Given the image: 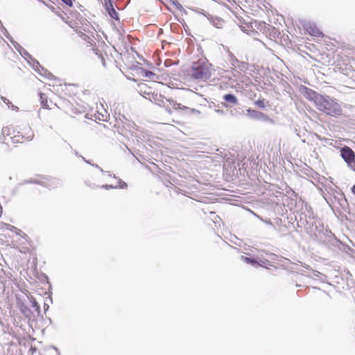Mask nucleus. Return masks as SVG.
<instances>
[{"label": "nucleus", "instance_id": "nucleus-1", "mask_svg": "<svg viewBox=\"0 0 355 355\" xmlns=\"http://www.w3.org/2000/svg\"><path fill=\"white\" fill-rule=\"evenodd\" d=\"M58 98L53 101L49 100L45 94L40 93L41 107L39 110L40 119L46 121H53L67 116L75 118L85 112L84 105L76 102L87 103L92 96L91 92L83 89L75 84H64L60 85Z\"/></svg>", "mask_w": 355, "mask_h": 355}, {"label": "nucleus", "instance_id": "nucleus-2", "mask_svg": "<svg viewBox=\"0 0 355 355\" xmlns=\"http://www.w3.org/2000/svg\"><path fill=\"white\" fill-rule=\"evenodd\" d=\"M2 136L3 142L7 146H10L31 141L34 137V133L28 124L21 126L10 125L3 128Z\"/></svg>", "mask_w": 355, "mask_h": 355}, {"label": "nucleus", "instance_id": "nucleus-3", "mask_svg": "<svg viewBox=\"0 0 355 355\" xmlns=\"http://www.w3.org/2000/svg\"><path fill=\"white\" fill-rule=\"evenodd\" d=\"M316 108L330 116H338L342 114V108L336 99L329 96H322Z\"/></svg>", "mask_w": 355, "mask_h": 355}, {"label": "nucleus", "instance_id": "nucleus-4", "mask_svg": "<svg viewBox=\"0 0 355 355\" xmlns=\"http://www.w3.org/2000/svg\"><path fill=\"white\" fill-rule=\"evenodd\" d=\"M211 64L207 62L199 60L193 63L191 69V76L198 80H208L211 77Z\"/></svg>", "mask_w": 355, "mask_h": 355}, {"label": "nucleus", "instance_id": "nucleus-5", "mask_svg": "<svg viewBox=\"0 0 355 355\" xmlns=\"http://www.w3.org/2000/svg\"><path fill=\"white\" fill-rule=\"evenodd\" d=\"M340 153L342 157L348 164H351L355 162L354 152L349 147H343Z\"/></svg>", "mask_w": 355, "mask_h": 355}, {"label": "nucleus", "instance_id": "nucleus-6", "mask_svg": "<svg viewBox=\"0 0 355 355\" xmlns=\"http://www.w3.org/2000/svg\"><path fill=\"white\" fill-rule=\"evenodd\" d=\"M93 116L95 120L101 121H107L110 117V114L103 107L102 105L100 107H96V111L93 114Z\"/></svg>", "mask_w": 355, "mask_h": 355}, {"label": "nucleus", "instance_id": "nucleus-7", "mask_svg": "<svg viewBox=\"0 0 355 355\" xmlns=\"http://www.w3.org/2000/svg\"><path fill=\"white\" fill-rule=\"evenodd\" d=\"M305 96H306V98H308L311 101H313L315 106L317 105V103H318V102L322 97V95L319 94L318 93L315 92V91L312 90L311 89H309L307 87H305Z\"/></svg>", "mask_w": 355, "mask_h": 355}, {"label": "nucleus", "instance_id": "nucleus-8", "mask_svg": "<svg viewBox=\"0 0 355 355\" xmlns=\"http://www.w3.org/2000/svg\"><path fill=\"white\" fill-rule=\"evenodd\" d=\"M2 228L9 230L12 232H14L17 235L21 236V238H24V239L28 238V236L25 232H24L22 230L17 228L16 227L10 225V224L3 223Z\"/></svg>", "mask_w": 355, "mask_h": 355}, {"label": "nucleus", "instance_id": "nucleus-9", "mask_svg": "<svg viewBox=\"0 0 355 355\" xmlns=\"http://www.w3.org/2000/svg\"><path fill=\"white\" fill-rule=\"evenodd\" d=\"M137 72L143 78H148V79H154V78L156 76L155 73L150 71H148V70H146V69H139L138 70H137Z\"/></svg>", "mask_w": 355, "mask_h": 355}, {"label": "nucleus", "instance_id": "nucleus-10", "mask_svg": "<svg viewBox=\"0 0 355 355\" xmlns=\"http://www.w3.org/2000/svg\"><path fill=\"white\" fill-rule=\"evenodd\" d=\"M306 31L310 35L315 37H322L324 36L323 33L315 26H310Z\"/></svg>", "mask_w": 355, "mask_h": 355}, {"label": "nucleus", "instance_id": "nucleus-11", "mask_svg": "<svg viewBox=\"0 0 355 355\" xmlns=\"http://www.w3.org/2000/svg\"><path fill=\"white\" fill-rule=\"evenodd\" d=\"M8 51H12L9 44L3 39H0V53L6 54Z\"/></svg>", "mask_w": 355, "mask_h": 355}, {"label": "nucleus", "instance_id": "nucleus-12", "mask_svg": "<svg viewBox=\"0 0 355 355\" xmlns=\"http://www.w3.org/2000/svg\"><path fill=\"white\" fill-rule=\"evenodd\" d=\"M173 107L174 110H188L191 113H199V111L193 109V108H189L186 106L182 105L180 103H174L173 105Z\"/></svg>", "mask_w": 355, "mask_h": 355}, {"label": "nucleus", "instance_id": "nucleus-13", "mask_svg": "<svg viewBox=\"0 0 355 355\" xmlns=\"http://www.w3.org/2000/svg\"><path fill=\"white\" fill-rule=\"evenodd\" d=\"M1 99L8 107V108L15 112L19 111V107L15 105L8 98L5 96H1Z\"/></svg>", "mask_w": 355, "mask_h": 355}, {"label": "nucleus", "instance_id": "nucleus-14", "mask_svg": "<svg viewBox=\"0 0 355 355\" xmlns=\"http://www.w3.org/2000/svg\"><path fill=\"white\" fill-rule=\"evenodd\" d=\"M223 98L226 102H228V103H231L232 105H236L238 103V101H237V98H236V96L231 94H225L223 96Z\"/></svg>", "mask_w": 355, "mask_h": 355}, {"label": "nucleus", "instance_id": "nucleus-15", "mask_svg": "<svg viewBox=\"0 0 355 355\" xmlns=\"http://www.w3.org/2000/svg\"><path fill=\"white\" fill-rule=\"evenodd\" d=\"M248 113L249 114V115H250L251 116H252L254 118L258 119V118L264 116V114H263L262 112H258L257 110H254L248 109Z\"/></svg>", "mask_w": 355, "mask_h": 355}, {"label": "nucleus", "instance_id": "nucleus-16", "mask_svg": "<svg viewBox=\"0 0 355 355\" xmlns=\"http://www.w3.org/2000/svg\"><path fill=\"white\" fill-rule=\"evenodd\" d=\"M107 11L112 19H119L118 13L115 10L114 6L107 9Z\"/></svg>", "mask_w": 355, "mask_h": 355}, {"label": "nucleus", "instance_id": "nucleus-17", "mask_svg": "<svg viewBox=\"0 0 355 355\" xmlns=\"http://www.w3.org/2000/svg\"><path fill=\"white\" fill-rule=\"evenodd\" d=\"M254 104L257 107H259V108H265L266 107V105H265V100L263 98L262 99H259L257 101H256L254 102Z\"/></svg>", "mask_w": 355, "mask_h": 355}, {"label": "nucleus", "instance_id": "nucleus-18", "mask_svg": "<svg viewBox=\"0 0 355 355\" xmlns=\"http://www.w3.org/2000/svg\"><path fill=\"white\" fill-rule=\"evenodd\" d=\"M114 187L115 188H119V189H127L128 185H127V184L125 182L119 180L118 181V184L114 185Z\"/></svg>", "mask_w": 355, "mask_h": 355}, {"label": "nucleus", "instance_id": "nucleus-19", "mask_svg": "<svg viewBox=\"0 0 355 355\" xmlns=\"http://www.w3.org/2000/svg\"><path fill=\"white\" fill-rule=\"evenodd\" d=\"M104 6L105 7L106 10L113 7V3L112 0H104Z\"/></svg>", "mask_w": 355, "mask_h": 355}, {"label": "nucleus", "instance_id": "nucleus-20", "mask_svg": "<svg viewBox=\"0 0 355 355\" xmlns=\"http://www.w3.org/2000/svg\"><path fill=\"white\" fill-rule=\"evenodd\" d=\"M245 262H247L248 263H250V264H255V263H257V261L254 259H251V258H249V257H245Z\"/></svg>", "mask_w": 355, "mask_h": 355}, {"label": "nucleus", "instance_id": "nucleus-21", "mask_svg": "<svg viewBox=\"0 0 355 355\" xmlns=\"http://www.w3.org/2000/svg\"><path fill=\"white\" fill-rule=\"evenodd\" d=\"M18 249H19L20 252L24 253V254L29 253L30 251H31L30 248H28V247H24L22 248H18Z\"/></svg>", "mask_w": 355, "mask_h": 355}, {"label": "nucleus", "instance_id": "nucleus-22", "mask_svg": "<svg viewBox=\"0 0 355 355\" xmlns=\"http://www.w3.org/2000/svg\"><path fill=\"white\" fill-rule=\"evenodd\" d=\"M61 1L69 7L73 6V1L72 0H61Z\"/></svg>", "mask_w": 355, "mask_h": 355}, {"label": "nucleus", "instance_id": "nucleus-23", "mask_svg": "<svg viewBox=\"0 0 355 355\" xmlns=\"http://www.w3.org/2000/svg\"><path fill=\"white\" fill-rule=\"evenodd\" d=\"M103 187L106 189L115 188L114 185H105V186H103Z\"/></svg>", "mask_w": 355, "mask_h": 355}, {"label": "nucleus", "instance_id": "nucleus-24", "mask_svg": "<svg viewBox=\"0 0 355 355\" xmlns=\"http://www.w3.org/2000/svg\"><path fill=\"white\" fill-rule=\"evenodd\" d=\"M352 192L355 195V184L352 188Z\"/></svg>", "mask_w": 355, "mask_h": 355}]
</instances>
